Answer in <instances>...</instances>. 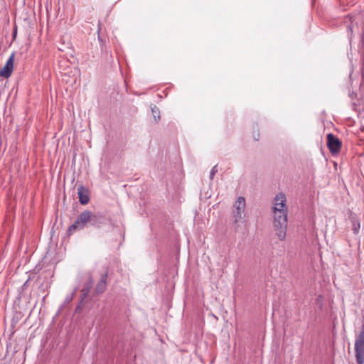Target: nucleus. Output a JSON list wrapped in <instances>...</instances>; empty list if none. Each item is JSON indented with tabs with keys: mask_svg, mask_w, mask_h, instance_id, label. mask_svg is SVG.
Returning <instances> with one entry per match:
<instances>
[{
	"mask_svg": "<svg viewBox=\"0 0 364 364\" xmlns=\"http://www.w3.org/2000/svg\"><path fill=\"white\" fill-rule=\"evenodd\" d=\"M77 194L80 203L82 205H86L90 201L89 191L87 188L80 185L77 187Z\"/></svg>",
	"mask_w": 364,
	"mask_h": 364,
	"instance_id": "obj_9",
	"label": "nucleus"
},
{
	"mask_svg": "<svg viewBox=\"0 0 364 364\" xmlns=\"http://www.w3.org/2000/svg\"><path fill=\"white\" fill-rule=\"evenodd\" d=\"M100 24H101V23H99V28H98V31H97L98 33H99V32H100Z\"/></svg>",
	"mask_w": 364,
	"mask_h": 364,
	"instance_id": "obj_19",
	"label": "nucleus"
},
{
	"mask_svg": "<svg viewBox=\"0 0 364 364\" xmlns=\"http://www.w3.org/2000/svg\"><path fill=\"white\" fill-rule=\"evenodd\" d=\"M355 355L358 364H364V323L355 341Z\"/></svg>",
	"mask_w": 364,
	"mask_h": 364,
	"instance_id": "obj_3",
	"label": "nucleus"
},
{
	"mask_svg": "<svg viewBox=\"0 0 364 364\" xmlns=\"http://www.w3.org/2000/svg\"><path fill=\"white\" fill-rule=\"evenodd\" d=\"M151 112H152V114H153V117L154 118V119L157 122L160 119V111H159V109L156 106V105H154L153 107H151Z\"/></svg>",
	"mask_w": 364,
	"mask_h": 364,
	"instance_id": "obj_12",
	"label": "nucleus"
},
{
	"mask_svg": "<svg viewBox=\"0 0 364 364\" xmlns=\"http://www.w3.org/2000/svg\"><path fill=\"white\" fill-rule=\"evenodd\" d=\"M273 213V227L276 235L279 240L283 241L287 236V230L288 226V211L272 212Z\"/></svg>",
	"mask_w": 364,
	"mask_h": 364,
	"instance_id": "obj_1",
	"label": "nucleus"
},
{
	"mask_svg": "<svg viewBox=\"0 0 364 364\" xmlns=\"http://www.w3.org/2000/svg\"><path fill=\"white\" fill-rule=\"evenodd\" d=\"M357 106H358L357 103H355V102L353 103V109L356 110L357 109Z\"/></svg>",
	"mask_w": 364,
	"mask_h": 364,
	"instance_id": "obj_18",
	"label": "nucleus"
},
{
	"mask_svg": "<svg viewBox=\"0 0 364 364\" xmlns=\"http://www.w3.org/2000/svg\"><path fill=\"white\" fill-rule=\"evenodd\" d=\"M90 225L96 227H100L101 225L104 224L106 221V218L105 215L100 213H92L90 211Z\"/></svg>",
	"mask_w": 364,
	"mask_h": 364,
	"instance_id": "obj_8",
	"label": "nucleus"
},
{
	"mask_svg": "<svg viewBox=\"0 0 364 364\" xmlns=\"http://www.w3.org/2000/svg\"><path fill=\"white\" fill-rule=\"evenodd\" d=\"M245 205V198L242 196L238 197L234 204L233 217L235 223H238L242 219Z\"/></svg>",
	"mask_w": 364,
	"mask_h": 364,
	"instance_id": "obj_5",
	"label": "nucleus"
},
{
	"mask_svg": "<svg viewBox=\"0 0 364 364\" xmlns=\"http://www.w3.org/2000/svg\"><path fill=\"white\" fill-rule=\"evenodd\" d=\"M107 273L102 274L101 275L100 280L97 283L96 286L95 291L97 294H102L103 293L107 287Z\"/></svg>",
	"mask_w": 364,
	"mask_h": 364,
	"instance_id": "obj_10",
	"label": "nucleus"
},
{
	"mask_svg": "<svg viewBox=\"0 0 364 364\" xmlns=\"http://www.w3.org/2000/svg\"><path fill=\"white\" fill-rule=\"evenodd\" d=\"M90 210H85L82 212L74 223H73L68 228V235L73 234L74 232L77 230H80L83 229L87 223H90Z\"/></svg>",
	"mask_w": 364,
	"mask_h": 364,
	"instance_id": "obj_2",
	"label": "nucleus"
},
{
	"mask_svg": "<svg viewBox=\"0 0 364 364\" xmlns=\"http://www.w3.org/2000/svg\"><path fill=\"white\" fill-rule=\"evenodd\" d=\"M253 136H254V139L257 141L259 137V132H257V133H254Z\"/></svg>",
	"mask_w": 364,
	"mask_h": 364,
	"instance_id": "obj_17",
	"label": "nucleus"
},
{
	"mask_svg": "<svg viewBox=\"0 0 364 364\" xmlns=\"http://www.w3.org/2000/svg\"><path fill=\"white\" fill-rule=\"evenodd\" d=\"M75 294V291H74V292L71 294V296H67V297H66V299H65V301L66 303H69V302H70V301L73 300V296H74Z\"/></svg>",
	"mask_w": 364,
	"mask_h": 364,
	"instance_id": "obj_15",
	"label": "nucleus"
},
{
	"mask_svg": "<svg viewBox=\"0 0 364 364\" xmlns=\"http://www.w3.org/2000/svg\"><path fill=\"white\" fill-rule=\"evenodd\" d=\"M90 286H87V287H85L82 290V294H81V300H84L86 296H87V294H89V291H90Z\"/></svg>",
	"mask_w": 364,
	"mask_h": 364,
	"instance_id": "obj_13",
	"label": "nucleus"
},
{
	"mask_svg": "<svg viewBox=\"0 0 364 364\" xmlns=\"http://www.w3.org/2000/svg\"><path fill=\"white\" fill-rule=\"evenodd\" d=\"M98 39H99L100 41H102V39H101V38H100V36H98Z\"/></svg>",
	"mask_w": 364,
	"mask_h": 364,
	"instance_id": "obj_21",
	"label": "nucleus"
},
{
	"mask_svg": "<svg viewBox=\"0 0 364 364\" xmlns=\"http://www.w3.org/2000/svg\"><path fill=\"white\" fill-rule=\"evenodd\" d=\"M14 59L15 54L13 53L7 60L5 65L1 69H0L1 77L9 78L11 75L14 70Z\"/></svg>",
	"mask_w": 364,
	"mask_h": 364,
	"instance_id": "obj_7",
	"label": "nucleus"
},
{
	"mask_svg": "<svg viewBox=\"0 0 364 364\" xmlns=\"http://www.w3.org/2000/svg\"><path fill=\"white\" fill-rule=\"evenodd\" d=\"M352 18H353V16H347L345 20V23H348L347 25V29H348V32L350 35L353 34V30L355 28V26H357V23L356 22L354 23V20H353Z\"/></svg>",
	"mask_w": 364,
	"mask_h": 364,
	"instance_id": "obj_11",
	"label": "nucleus"
},
{
	"mask_svg": "<svg viewBox=\"0 0 364 364\" xmlns=\"http://www.w3.org/2000/svg\"><path fill=\"white\" fill-rule=\"evenodd\" d=\"M218 165H215L213 167V168L211 169L210 171V180H213V178H214V176L215 175V173L218 172Z\"/></svg>",
	"mask_w": 364,
	"mask_h": 364,
	"instance_id": "obj_14",
	"label": "nucleus"
},
{
	"mask_svg": "<svg viewBox=\"0 0 364 364\" xmlns=\"http://www.w3.org/2000/svg\"><path fill=\"white\" fill-rule=\"evenodd\" d=\"M357 95H357V93H355V92H353V91H352V92H350L349 93V96H350V97L352 100H353V99L356 98V97H357Z\"/></svg>",
	"mask_w": 364,
	"mask_h": 364,
	"instance_id": "obj_16",
	"label": "nucleus"
},
{
	"mask_svg": "<svg viewBox=\"0 0 364 364\" xmlns=\"http://www.w3.org/2000/svg\"><path fill=\"white\" fill-rule=\"evenodd\" d=\"M327 146L331 154H337L340 151L342 146L341 140L335 136L333 134L329 133L327 134Z\"/></svg>",
	"mask_w": 364,
	"mask_h": 364,
	"instance_id": "obj_6",
	"label": "nucleus"
},
{
	"mask_svg": "<svg viewBox=\"0 0 364 364\" xmlns=\"http://www.w3.org/2000/svg\"><path fill=\"white\" fill-rule=\"evenodd\" d=\"M350 81H352V74L351 73L350 74Z\"/></svg>",
	"mask_w": 364,
	"mask_h": 364,
	"instance_id": "obj_20",
	"label": "nucleus"
},
{
	"mask_svg": "<svg viewBox=\"0 0 364 364\" xmlns=\"http://www.w3.org/2000/svg\"><path fill=\"white\" fill-rule=\"evenodd\" d=\"M288 211L287 205V198L284 193H277L274 198L272 207V212H284Z\"/></svg>",
	"mask_w": 364,
	"mask_h": 364,
	"instance_id": "obj_4",
	"label": "nucleus"
}]
</instances>
